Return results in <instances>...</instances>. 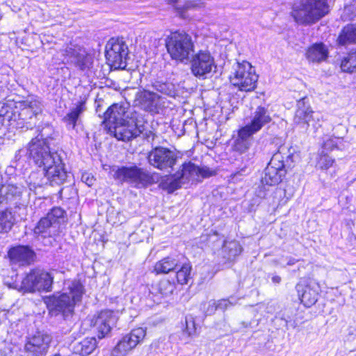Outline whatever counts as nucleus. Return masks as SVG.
Instances as JSON below:
<instances>
[{"label":"nucleus","mask_w":356,"mask_h":356,"mask_svg":"<svg viewBox=\"0 0 356 356\" xmlns=\"http://www.w3.org/2000/svg\"><path fill=\"white\" fill-rule=\"evenodd\" d=\"M28 157L35 165L42 168V175L51 186L61 185L67 178L61 156L52 152L46 141L32 138L27 146Z\"/></svg>","instance_id":"f257e3e1"},{"label":"nucleus","mask_w":356,"mask_h":356,"mask_svg":"<svg viewBox=\"0 0 356 356\" xmlns=\"http://www.w3.org/2000/svg\"><path fill=\"white\" fill-rule=\"evenodd\" d=\"M20 111L10 108L2 114L3 124L13 129H32L41 116L42 105L37 99L26 100Z\"/></svg>","instance_id":"f03ea898"},{"label":"nucleus","mask_w":356,"mask_h":356,"mask_svg":"<svg viewBox=\"0 0 356 356\" xmlns=\"http://www.w3.org/2000/svg\"><path fill=\"white\" fill-rule=\"evenodd\" d=\"M68 292L59 296L53 295L45 298L44 302L50 313H61L65 318L72 315L74 305L81 300L83 286L79 281L74 280L67 284Z\"/></svg>","instance_id":"7ed1b4c3"},{"label":"nucleus","mask_w":356,"mask_h":356,"mask_svg":"<svg viewBox=\"0 0 356 356\" xmlns=\"http://www.w3.org/2000/svg\"><path fill=\"white\" fill-rule=\"evenodd\" d=\"M108 131L122 141H129L140 136L147 141L154 139V134L149 129L143 116L137 112L131 113L130 118L113 126Z\"/></svg>","instance_id":"20e7f679"},{"label":"nucleus","mask_w":356,"mask_h":356,"mask_svg":"<svg viewBox=\"0 0 356 356\" xmlns=\"http://www.w3.org/2000/svg\"><path fill=\"white\" fill-rule=\"evenodd\" d=\"M293 151L286 145L279 147L273 154L270 162L265 168L264 175L261 177L263 185L274 186L282 181L286 175V168L293 163Z\"/></svg>","instance_id":"39448f33"},{"label":"nucleus","mask_w":356,"mask_h":356,"mask_svg":"<svg viewBox=\"0 0 356 356\" xmlns=\"http://www.w3.org/2000/svg\"><path fill=\"white\" fill-rule=\"evenodd\" d=\"M330 11L327 0H301L294 3L291 15L300 24H312L321 19Z\"/></svg>","instance_id":"423d86ee"},{"label":"nucleus","mask_w":356,"mask_h":356,"mask_svg":"<svg viewBox=\"0 0 356 356\" xmlns=\"http://www.w3.org/2000/svg\"><path fill=\"white\" fill-rule=\"evenodd\" d=\"M165 47L170 58L181 63L188 60L194 51L191 36L184 31L171 33L165 39Z\"/></svg>","instance_id":"0eeeda50"},{"label":"nucleus","mask_w":356,"mask_h":356,"mask_svg":"<svg viewBox=\"0 0 356 356\" xmlns=\"http://www.w3.org/2000/svg\"><path fill=\"white\" fill-rule=\"evenodd\" d=\"M214 175V172L207 167L200 168L191 162L184 163L181 168L168 179V190L173 192L191 180L197 181L200 177L207 178Z\"/></svg>","instance_id":"6e6552de"},{"label":"nucleus","mask_w":356,"mask_h":356,"mask_svg":"<svg viewBox=\"0 0 356 356\" xmlns=\"http://www.w3.org/2000/svg\"><path fill=\"white\" fill-rule=\"evenodd\" d=\"M65 211L60 207H54L46 216L40 218L34 227L35 236L55 237L60 233V223L64 221Z\"/></svg>","instance_id":"1a4fd4ad"},{"label":"nucleus","mask_w":356,"mask_h":356,"mask_svg":"<svg viewBox=\"0 0 356 356\" xmlns=\"http://www.w3.org/2000/svg\"><path fill=\"white\" fill-rule=\"evenodd\" d=\"M258 75L255 69L248 61L237 63L233 75L230 76L232 84L241 91L250 92L256 88Z\"/></svg>","instance_id":"9d476101"},{"label":"nucleus","mask_w":356,"mask_h":356,"mask_svg":"<svg viewBox=\"0 0 356 356\" xmlns=\"http://www.w3.org/2000/svg\"><path fill=\"white\" fill-rule=\"evenodd\" d=\"M113 177L136 188H142L152 183V176L143 168L136 165L122 166L113 170Z\"/></svg>","instance_id":"9b49d317"},{"label":"nucleus","mask_w":356,"mask_h":356,"mask_svg":"<svg viewBox=\"0 0 356 356\" xmlns=\"http://www.w3.org/2000/svg\"><path fill=\"white\" fill-rule=\"evenodd\" d=\"M216 68L214 58L209 51L200 50L193 55L191 70L195 76L201 79L210 78L216 72Z\"/></svg>","instance_id":"f8f14e48"},{"label":"nucleus","mask_w":356,"mask_h":356,"mask_svg":"<svg viewBox=\"0 0 356 356\" xmlns=\"http://www.w3.org/2000/svg\"><path fill=\"white\" fill-rule=\"evenodd\" d=\"M53 277L49 273L40 269H33L22 280L21 289L25 291H49L51 290Z\"/></svg>","instance_id":"ddd939ff"},{"label":"nucleus","mask_w":356,"mask_h":356,"mask_svg":"<svg viewBox=\"0 0 356 356\" xmlns=\"http://www.w3.org/2000/svg\"><path fill=\"white\" fill-rule=\"evenodd\" d=\"M105 56L112 67L124 69L127 66L128 47L122 39L113 38L106 45Z\"/></svg>","instance_id":"4468645a"},{"label":"nucleus","mask_w":356,"mask_h":356,"mask_svg":"<svg viewBox=\"0 0 356 356\" xmlns=\"http://www.w3.org/2000/svg\"><path fill=\"white\" fill-rule=\"evenodd\" d=\"M307 98H302L297 102V109L293 121L297 125L308 132L315 133L321 124L316 121Z\"/></svg>","instance_id":"2eb2a0df"},{"label":"nucleus","mask_w":356,"mask_h":356,"mask_svg":"<svg viewBox=\"0 0 356 356\" xmlns=\"http://www.w3.org/2000/svg\"><path fill=\"white\" fill-rule=\"evenodd\" d=\"M146 336V329L137 327L125 334L118 342L111 352L112 356H126L127 353L141 343Z\"/></svg>","instance_id":"dca6fc26"},{"label":"nucleus","mask_w":356,"mask_h":356,"mask_svg":"<svg viewBox=\"0 0 356 356\" xmlns=\"http://www.w3.org/2000/svg\"><path fill=\"white\" fill-rule=\"evenodd\" d=\"M61 53L64 56L63 60L81 71L89 69L92 65V58L84 49L79 46L70 44L65 49H62Z\"/></svg>","instance_id":"f3484780"},{"label":"nucleus","mask_w":356,"mask_h":356,"mask_svg":"<svg viewBox=\"0 0 356 356\" xmlns=\"http://www.w3.org/2000/svg\"><path fill=\"white\" fill-rule=\"evenodd\" d=\"M149 163L161 170L172 169L177 161V154L168 148L157 147L152 149L147 156Z\"/></svg>","instance_id":"a211bd4d"},{"label":"nucleus","mask_w":356,"mask_h":356,"mask_svg":"<svg viewBox=\"0 0 356 356\" xmlns=\"http://www.w3.org/2000/svg\"><path fill=\"white\" fill-rule=\"evenodd\" d=\"M118 319L117 312L109 309L102 310L96 316H94L91 324L97 330L98 338L102 339L107 336Z\"/></svg>","instance_id":"6ab92c4d"},{"label":"nucleus","mask_w":356,"mask_h":356,"mask_svg":"<svg viewBox=\"0 0 356 356\" xmlns=\"http://www.w3.org/2000/svg\"><path fill=\"white\" fill-rule=\"evenodd\" d=\"M51 341L49 334L38 332L27 339L24 350L33 355H42L47 353Z\"/></svg>","instance_id":"aec40b11"},{"label":"nucleus","mask_w":356,"mask_h":356,"mask_svg":"<svg viewBox=\"0 0 356 356\" xmlns=\"http://www.w3.org/2000/svg\"><path fill=\"white\" fill-rule=\"evenodd\" d=\"M131 114V113H129L124 105L114 104L104 112L103 122L108 129H112L113 126L130 118Z\"/></svg>","instance_id":"412c9836"},{"label":"nucleus","mask_w":356,"mask_h":356,"mask_svg":"<svg viewBox=\"0 0 356 356\" xmlns=\"http://www.w3.org/2000/svg\"><path fill=\"white\" fill-rule=\"evenodd\" d=\"M250 119V122L243 128L252 134L257 133L272 120L268 108L261 106H257L251 113Z\"/></svg>","instance_id":"4be33fe9"},{"label":"nucleus","mask_w":356,"mask_h":356,"mask_svg":"<svg viewBox=\"0 0 356 356\" xmlns=\"http://www.w3.org/2000/svg\"><path fill=\"white\" fill-rule=\"evenodd\" d=\"M10 261L14 264L28 265L33 261L35 252L29 246L18 245L11 248L8 252Z\"/></svg>","instance_id":"5701e85b"},{"label":"nucleus","mask_w":356,"mask_h":356,"mask_svg":"<svg viewBox=\"0 0 356 356\" xmlns=\"http://www.w3.org/2000/svg\"><path fill=\"white\" fill-rule=\"evenodd\" d=\"M24 187L14 184H2L0 186V204H8L19 200Z\"/></svg>","instance_id":"b1692460"},{"label":"nucleus","mask_w":356,"mask_h":356,"mask_svg":"<svg viewBox=\"0 0 356 356\" xmlns=\"http://www.w3.org/2000/svg\"><path fill=\"white\" fill-rule=\"evenodd\" d=\"M137 99L144 109L154 111L160 106L161 97L153 91L144 90L137 94Z\"/></svg>","instance_id":"393cba45"},{"label":"nucleus","mask_w":356,"mask_h":356,"mask_svg":"<svg viewBox=\"0 0 356 356\" xmlns=\"http://www.w3.org/2000/svg\"><path fill=\"white\" fill-rule=\"evenodd\" d=\"M253 135L244 128H241L238 131V136L234 142L233 149L241 154H245L252 145Z\"/></svg>","instance_id":"a878e982"},{"label":"nucleus","mask_w":356,"mask_h":356,"mask_svg":"<svg viewBox=\"0 0 356 356\" xmlns=\"http://www.w3.org/2000/svg\"><path fill=\"white\" fill-rule=\"evenodd\" d=\"M296 289L301 302L306 307H310L317 302L318 296V290L312 287L311 284L306 285L305 287L298 284L296 286Z\"/></svg>","instance_id":"bb28decb"},{"label":"nucleus","mask_w":356,"mask_h":356,"mask_svg":"<svg viewBox=\"0 0 356 356\" xmlns=\"http://www.w3.org/2000/svg\"><path fill=\"white\" fill-rule=\"evenodd\" d=\"M307 58L312 62H321L328 56V50L323 43H316L307 51Z\"/></svg>","instance_id":"cd10ccee"},{"label":"nucleus","mask_w":356,"mask_h":356,"mask_svg":"<svg viewBox=\"0 0 356 356\" xmlns=\"http://www.w3.org/2000/svg\"><path fill=\"white\" fill-rule=\"evenodd\" d=\"M97 347V340L94 337H88L76 343L73 346L74 353L81 356L91 354Z\"/></svg>","instance_id":"c85d7f7f"},{"label":"nucleus","mask_w":356,"mask_h":356,"mask_svg":"<svg viewBox=\"0 0 356 356\" xmlns=\"http://www.w3.org/2000/svg\"><path fill=\"white\" fill-rule=\"evenodd\" d=\"M152 88L164 95L175 98L178 95V90L174 83L170 81L156 80L152 83Z\"/></svg>","instance_id":"c756f323"},{"label":"nucleus","mask_w":356,"mask_h":356,"mask_svg":"<svg viewBox=\"0 0 356 356\" xmlns=\"http://www.w3.org/2000/svg\"><path fill=\"white\" fill-rule=\"evenodd\" d=\"M341 45L356 43V24H348L343 27L337 40Z\"/></svg>","instance_id":"7c9ffc66"},{"label":"nucleus","mask_w":356,"mask_h":356,"mask_svg":"<svg viewBox=\"0 0 356 356\" xmlns=\"http://www.w3.org/2000/svg\"><path fill=\"white\" fill-rule=\"evenodd\" d=\"M178 266V261L173 257H167L156 263L154 270L157 274H166L174 270Z\"/></svg>","instance_id":"2f4dec72"},{"label":"nucleus","mask_w":356,"mask_h":356,"mask_svg":"<svg viewBox=\"0 0 356 356\" xmlns=\"http://www.w3.org/2000/svg\"><path fill=\"white\" fill-rule=\"evenodd\" d=\"M84 111V104L79 102V104L72 108L63 119L68 129H74L79 120V116Z\"/></svg>","instance_id":"473e14b6"},{"label":"nucleus","mask_w":356,"mask_h":356,"mask_svg":"<svg viewBox=\"0 0 356 356\" xmlns=\"http://www.w3.org/2000/svg\"><path fill=\"white\" fill-rule=\"evenodd\" d=\"M15 223V218L11 211L6 209L0 212V233H8Z\"/></svg>","instance_id":"72a5a7b5"},{"label":"nucleus","mask_w":356,"mask_h":356,"mask_svg":"<svg viewBox=\"0 0 356 356\" xmlns=\"http://www.w3.org/2000/svg\"><path fill=\"white\" fill-rule=\"evenodd\" d=\"M341 69L343 72L352 73L356 70V51L350 52L341 60Z\"/></svg>","instance_id":"f704fd0d"},{"label":"nucleus","mask_w":356,"mask_h":356,"mask_svg":"<svg viewBox=\"0 0 356 356\" xmlns=\"http://www.w3.org/2000/svg\"><path fill=\"white\" fill-rule=\"evenodd\" d=\"M38 135L34 138L47 142V145H51L54 140V131L52 126L45 124L44 126H38L37 128Z\"/></svg>","instance_id":"c9c22d12"},{"label":"nucleus","mask_w":356,"mask_h":356,"mask_svg":"<svg viewBox=\"0 0 356 356\" xmlns=\"http://www.w3.org/2000/svg\"><path fill=\"white\" fill-rule=\"evenodd\" d=\"M222 251L227 254V259H232L241 254L242 248L236 241H225Z\"/></svg>","instance_id":"e433bc0d"},{"label":"nucleus","mask_w":356,"mask_h":356,"mask_svg":"<svg viewBox=\"0 0 356 356\" xmlns=\"http://www.w3.org/2000/svg\"><path fill=\"white\" fill-rule=\"evenodd\" d=\"M191 265L189 263L184 264L177 272V280L180 284H186L191 279Z\"/></svg>","instance_id":"4c0bfd02"},{"label":"nucleus","mask_w":356,"mask_h":356,"mask_svg":"<svg viewBox=\"0 0 356 356\" xmlns=\"http://www.w3.org/2000/svg\"><path fill=\"white\" fill-rule=\"evenodd\" d=\"M334 160L325 153L324 150H321L317 157L316 167L321 170H327L331 167Z\"/></svg>","instance_id":"58836bf2"},{"label":"nucleus","mask_w":356,"mask_h":356,"mask_svg":"<svg viewBox=\"0 0 356 356\" xmlns=\"http://www.w3.org/2000/svg\"><path fill=\"white\" fill-rule=\"evenodd\" d=\"M38 173L33 172L27 179V184L31 191H35L38 188L42 187L44 184L49 183V181L44 177V179H38Z\"/></svg>","instance_id":"ea45409f"},{"label":"nucleus","mask_w":356,"mask_h":356,"mask_svg":"<svg viewBox=\"0 0 356 356\" xmlns=\"http://www.w3.org/2000/svg\"><path fill=\"white\" fill-rule=\"evenodd\" d=\"M175 289V283L168 280H162L159 283V290L164 296L172 294Z\"/></svg>","instance_id":"a19ab883"},{"label":"nucleus","mask_w":356,"mask_h":356,"mask_svg":"<svg viewBox=\"0 0 356 356\" xmlns=\"http://www.w3.org/2000/svg\"><path fill=\"white\" fill-rule=\"evenodd\" d=\"M229 305H231V302L227 299L220 300L217 303L215 302H209V306L207 313L208 314H211L216 309L225 310L229 307Z\"/></svg>","instance_id":"79ce46f5"},{"label":"nucleus","mask_w":356,"mask_h":356,"mask_svg":"<svg viewBox=\"0 0 356 356\" xmlns=\"http://www.w3.org/2000/svg\"><path fill=\"white\" fill-rule=\"evenodd\" d=\"M185 324L184 333L187 334L188 337L194 336L196 334V324L194 318L192 316H186Z\"/></svg>","instance_id":"37998d69"},{"label":"nucleus","mask_w":356,"mask_h":356,"mask_svg":"<svg viewBox=\"0 0 356 356\" xmlns=\"http://www.w3.org/2000/svg\"><path fill=\"white\" fill-rule=\"evenodd\" d=\"M339 142H341V139L339 138H329L324 141L321 150H324L325 153H327V152L332 151L334 148H337Z\"/></svg>","instance_id":"c03bdc74"},{"label":"nucleus","mask_w":356,"mask_h":356,"mask_svg":"<svg viewBox=\"0 0 356 356\" xmlns=\"http://www.w3.org/2000/svg\"><path fill=\"white\" fill-rule=\"evenodd\" d=\"M81 180L88 186H92L95 181V179L93 177V176H91V175L88 173L83 174L81 177Z\"/></svg>","instance_id":"a18cd8bd"},{"label":"nucleus","mask_w":356,"mask_h":356,"mask_svg":"<svg viewBox=\"0 0 356 356\" xmlns=\"http://www.w3.org/2000/svg\"><path fill=\"white\" fill-rule=\"evenodd\" d=\"M281 280H282L281 277L278 275H274L272 277V282L275 284H280Z\"/></svg>","instance_id":"49530a36"},{"label":"nucleus","mask_w":356,"mask_h":356,"mask_svg":"<svg viewBox=\"0 0 356 356\" xmlns=\"http://www.w3.org/2000/svg\"><path fill=\"white\" fill-rule=\"evenodd\" d=\"M298 261L297 259H294V258H289L288 261H287V265L288 266H293L294 265L296 262Z\"/></svg>","instance_id":"de8ad7c7"}]
</instances>
